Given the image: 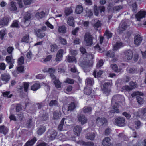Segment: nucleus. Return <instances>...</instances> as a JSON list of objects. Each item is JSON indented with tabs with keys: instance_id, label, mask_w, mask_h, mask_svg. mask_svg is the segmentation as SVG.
<instances>
[{
	"instance_id": "nucleus-30",
	"label": "nucleus",
	"mask_w": 146,
	"mask_h": 146,
	"mask_svg": "<svg viewBox=\"0 0 146 146\" xmlns=\"http://www.w3.org/2000/svg\"><path fill=\"white\" fill-rule=\"evenodd\" d=\"M83 11V8L82 6L80 5H78L76 9V12L78 14L81 13Z\"/></svg>"
},
{
	"instance_id": "nucleus-13",
	"label": "nucleus",
	"mask_w": 146,
	"mask_h": 146,
	"mask_svg": "<svg viewBox=\"0 0 146 146\" xmlns=\"http://www.w3.org/2000/svg\"><path fill=\"white\" fill-rule=\"evenodd\" d=\"M78 118L79 121L80 122L81 124L82 125L86 123L87 121V118L85 115L83 114L78 115Z\"/></svg>"
},
{
	"instance_id": "nucleus-44",
	"label": "nucleus",
	"mask_w": 146,
	"mask_h": 146,
	"mask_svg": "<svg viewBox=\"0 0 146 146\" xmlns=\"http://www.w3.org/2000/svg\"><path fill=\"white\" fill-rule=\"evenodd\" d=\"M24 58L23 56H21L17 60V63L18 65H22L24 63Z\"/></svg>"
},
{
	"instance_id": "nucleus-22",
	"label": "nucleus",
	"mask_w": 146,
	"mask_h": 146,
	"mask_svg": "<svg viewBox=\"0 0 146 146\" xmlns=\"http://www.w3.org/2000/svg\"><path fill=\"white\" fill-rule=\"evenodd\" d=\"M67 28L65 25L59 26L58 27V30L60 33H65L66 32Z\"/></svg>"
},
{
	"instance_id": "nucleus-62",
	"label": "nucleus",
	"mask_w": 146,
	"mask_h": 146,
	"mask_svg": "<svg viewBox=\"0 0 146 146\" xmlns=\"http://www.w3.org/2000/svg\"><path fill=\"white\" fill-rule=\"evenodd\" d=\"M129 84L131 87L132 88V90L136 87L137 84L135 82L131 81L129 82Z\"/></svg>"
},
{
	"instance_id": "nucleus-59",
	"label": "nucleus",
	"mask_w": 146,
	"mask_h": 146,
	"mask_svg": "<svg viewBox=\"0 0 146 146\" xmlns=\"http://www.w3.org/2000/svg\"><path fill=\"white\" fill-rule=\"evenodd\" d=\"M64 82L66 83L72 84L74 83V80L73 79L68 78L66 79Z\"/></svg>"
},
{
	"instance_id": "nucleus-48",
	"label": "nucleus",
	"mask_w": 146,
	"mask_h": 146,
	"mask_svg": "<svg viewBox=\"0 0 146 146\" xmlns=\"http://www.w3.org/2000/svg\"><path fill=\"white\" fill-rule=\"evenodd\" d=\"M10 92L9 91H6L3 92L2 93L3 96L4 97H7L8 98H11L13 96L12 94H11L10 95Z\"/></svg>"
},
{
	"instance_id": "nucleus-42",
	"label": "nucleus",
	"mask_w": 146,
	"mask_h": 146,
	"mask_svg": "<svg viewBox=\"0 0 146 146\" xmlns=\"http://www.w3.org/2000/svg\"><path fill=\"white\" fill-rule=\"evenodd\" d=\"M83 112L85 113H91L92 111V108L90 107H84L83 108Z\"/></svg>"
},
{
	"instance_id": "nucleus-60",
	"label": "nucleus",
	"mask_w": 146,
	"mask_h": 146,
	"mask_svg": "<svg viewBox=\"0 0 146 146\" xmlns=\"http://www.w3.org/2000/svg\"><path fill=\"white\" fill-rule=\"evenodd\" d=\"M112 35V34L109 31H106L104 33V36H106L108 39L111 38Z\"/></svg>"
},
{
	"instance_id": "nucleus-20",
	"label": "nucleus",
	"mask_w": 146,
	"mask_h": 146,
	"mask_svg": "<svg viewBox=\"0 0 146 146\" xmlns=\"http://www.w3.org/2000/svg\"><path fill=\"white\" fill-rule=\"evenodd\" d=\"M41 87L40 84L38 83H34L31 87V89L33 91H36Z\"/></svg>"
},
{
	"instance_id": "nucleus-27",
	"label": "nucleus",
	"mask_w": 146,
	"mask_h": 146,
	"mask_svg": "<svg viewBox=\"0 0 146 146\" xmlns=\"http://www.w3.org/2000/svg\"><path fill=\"white\" fill-rule=\"evenodd\" d=\"M61 113L60 111H56L54 112L53 118L54 119H58L61 116Z\"/></svg>"
},
{
	"instance_id": "nucleus-4",
	"label": "nucleus",
	"mask_w": 146,
	"mask_h": 146,
	"mask_svg": "<svg viewBox=\"0 0 146 146\" xmlns=\"http://www.w3.org/2000/svg\"><path fill=\"white\" fill-rule=\"evenodd\" d=\"M113 50H110L109 51H107L106 54V55L108 57H110L113 58L115 56L114 51H116L120 48L121 47L123 46H113Z\"/></svg>"
},
{
	"instance_id": "nucleus-55",
	"label": "nucleus",
	"mask_w": 146,
	"mask_h": 146,
	"mask_svg": "<svg viewBox=\"0 0 146 146\" xmlns=\"http://www.w3.org/2000/svg\"><path fill=\"white\" fill-rule=\"evenodd\" d=\"M85 11L86 13V15L90 17L92 15L93 13L90 10L88 9H86L85 10Z\"/></svg>"
},
{
	"instance_id": "nucleus-14",
	"label": "nucleus",
	"mask_w": 146,
	"mask_h": 146,
	"mask_svg": "<svg viewBox=\"0 0 146 146\" xmlns=\"http://www.w3.org/2000/svg\"><path fill=\"white\" fill-rule=\"evenodd\" d=\"M124 54L125 56L126 57L128 60H131L133 56V53L131 50H126Z\"/></svg>"
},
{
	"instance_id": "nucleus-47",
	"label": "nucleus",
	"mask_w": 146,
	"mask_h": 146,
	"mask_svg": "<svg viewBox=\"0 0 146 146\" xmlns=\"http://www.w3.org/2000/svg\"><path fill=\"white\" fill-rule=\"evenodd\" d=\"M143 95V93L139 91L134 92L131 94V96L132 97L138 95L142 96Z\"/></svg>"
},
{
	"instance_id": "nucleus-6",
	"label": "nucleus",
	"mask_w": 146,
	"mask_h": 146,
	"mask_svg": "<svg viewBox=\"0 0 146 146\" xmlns=\"http://www.w3.org/2000/svg\"><path fill=\"white\" fill-rule=\"evenodd\" d=\"M125 119L123 117H119L116 118L115 120L116 125L119 127H123L125 125Z\"/></svg>"
},
{
	"instance_id": "nucleus-29",
	"label": "nucleus",
	"mask_w": 146,
	"mask_h": 146,
	"mask_svg": "<svg viewBox=\"0 0 146 146\" xmlns=\"http://www.w3.org/2000/svg\"><path fill=\"white\" fill-rule=\"evenodd\" d=\"M118 105H114L113 106V110H111L110 112L111 113H118L120 112L118 109Z\"/></svg>"
},
{
	"instance_id": "nucleus-19",
	"label": "nucleus",
	"mask_w": 146,
	"mask_h": 146,
	"mask_svg": "<svg viewBox=\"0 0 146 146\" xmlns=\"http://www.w3.org/2000/svg\"><path fill=\"white\" fill-rule=\"evenodd\" d=\"M1 78L2 81L8 82L10 79V76L9 74L4 73L1 76Z\"/></svg>"
},
{
	"instance_id": "nucleus-32",
	"label": "nucleus",
	"mask_w": 146,
	"mask_h": 146,
	"mask_svg": "<svg viewBox=\"0 0 146 146\" xmlns=\"http://www.w3.org/2000/svg\"><path fill=\"white\" fill-rule=\"evenodd\" d=\"M37 36L40 38H42L45 36V34L44 33L41 32L40 30H38L36 32Z\"/></svg>"
},
{
	"instance_id": "nucleus-21",
	"label": "nucleus",
	"mask_w": 146,
	"mask_h": 146,
	"mask_svg": "<svg viewBox=\"0 0 146 146\" xmlns=\"http://www.w3.org/2000/svg\"><path fill=\"white\" fill-rule=\"evenodd\" d=\"M16 3L12 1L10 3V6L9 9L11 11H16L17 9V7H16Z\"/></svg>"
},
{
	"instance_id": "nucleus-63",
	"label": "nucleus",
	"mask_w": 146,
	"mask_h": 146,
	"mask_svg": "<svg viewBox=\"0 0 146 146\" xmlns=\"http://www.w3.org/2000/svg\"><path fill=\"white\" fill-rule=\"evenodd\" d=\"M122 115L125 116L127 120L129 119L131 117V115L129 113H127L126 112H123L122 113Z\"/></svg>"
},
{
	"instance_id": "nucleus-39",
	"label": "nucleus",
	"mask_w": 146,
	"mask_h": 146,
	"mask_svg": "<svg viewBox=\"0 0 146 146\" xmlns=\"http://www.w3.org/2000/svg\"><path fill=\"white\" fill-rule=\"evenodd\" d=\"M138 113L140 116H143L146 113V107H143L139 110Z\"/></svg>"
},
{
	"instance_id": "nucleus-8",
	"label": "nucleus",
	"mask_w": 146,
	"mask_h": 146,
	"mask_svg": "<svg viewBox=\"0 0 146 146\" xmlns=\"http://www.w3.org/2000/svg\"><path fill=\"white\" fill-rule=\"evenodd\" d=\"M64 50L62 49H60L58 51L55 58L56 62L61 61L62 59Z\"/></svg>"
},
{
	"instance_id": "nucleus-36",
	"label": "nucleus",
	"mask_w": 146,
	"mask_h": 146,
	"mask_svg": "<svg viewBox=\"0 0 146 146\" xmlns=\"http://www.w3.org/2000/svg\"><path fill=\"white\" fill-rule=\"evenodd\" d=\"M53 83L57 88H61L62 83L58 79H56L55 80H54Z\"/></svg>"
},
{
	"instance_id": "nucleus-50",
	"label": "nucleus",
	"mask_w": 146,
	"mask_h": 146,
	"mask_svg": "<svg viewBox=\"0 0 146 146\" xmlns=\"http://www.w3.org/2000/svg\"><path fill=\"white\" fill-rule=\"evenodd\" d=\"M129 72L130 73L137 74L138 72V70L137 68L133 67L129 69Z\"/></svg>"
},
{
	"instance_id": "nucleus-61",
	"label": "nucleus",
	"mask_w": 146,
	"mask_h": 146,
	"mask_svg": "<svg viewBox=\"0 0 146 146\" xmlns=\"http://www.w3.org/2000/svg\"><path fill=\"white\" fill-rule=\"evenodd\" d=\"M104 64V62L102 60H99L96 64V67L97 68H100L103 66Z\"/></svg>"
},
{
	"instance_id": "nucleus-2",
	"label": "nucleus",
	"mask_w": 146,
	"mask_h": 146,
	"mask_svg": "<svg viewBox=\"0 0 146 146\" xmlns=\"http://www.w3.org/2000/svg\"><path fill=\"white\" fill-rule=\"evenodd\" d=\"M112 85V84L111 82H105L101 85V90L106 96H108L110 95Z\"/></svg>"
},
{
	"instance_id": "nucleus-49",
	"label": "nucleus",
	"mask_w": 146,
	"mask_h": 146,
	"mask_svg": "<svg viewBox=\"0 0 146 146\" xmlns=\"http://www.w3.org/2000/svg\"><path fill=\"white\" fill-rule=\"evenodd\" d=\"M137 101L138 103L140 105L144 103V99L141 97L137 96L136 97Z\"/></svg>"
},
{
	"instance_id": "nucleus-43",
	"label": "nucleus",
	"mask_w": 146,
	"mask_h": 146,
	"mask_svg": "<svg viewBox=\"0 0 146 146\" xmlns=\"http://www.w3.org/2000/svg\"><path fill=\"white\" fill-rule=\"evenodd\" d=\"M45 15V13L43 11L40 13L37 12L35 15V17L38 19L42 18L44 17Z\"/></svg>"
},
{
	"instance_id": "nucleus-11",
	"label": "nucleus",
	"mask_w": 146,
	"mask_h": 146,
	"mask_svg": "<svg viewBox=\"0 0 146 146\" xmlns=\"http://www.w3.org/2000/svg\"><path fill=\"white\" fill-rule=\"evenodd\" d=\"M134 44L135 45H140L141 43L143 38L139 35H136L134 37Z\"/></svg>"
},
{
	"instance_id": "nucleus-33",
	"label": "nucleus",
	"mask_w": 146,
	"mask_h": 146,
	"mask_svg": "<svg viewBox=\"0 0 146 146\" xmlns=\"http://www.w3.org/2000/svg\"><path fill=\"white\" fill-rule=\"evenodd\" d=\"M84 93L87 95H90L92 92V89L91 87H86L84 89Z\"/></svg>"
},
{
	"instance_id": "nucleus-25",
	"label": "nucleus",
	"mask_w": 146,
	"mask_h": 146,
	"mask_svg": "<svg viewBox=\"0 0 146 146\" xmlns=\"http://www.w3.org/2000/svg\"><path fill=\"white\" fill-rule=\"evenodd\" d=\"M9 21V19L8 18L4 17L0 20V25H5L8 24Z\"/></svg>"
},
{
	"instance_id": "nucleus-7",
	"label": "nucleus",
	"mask_w": 146,
	"mask_h": 146,
	"mask_svg": "<svg viewBox=\"0 0 146 146\" xmlns=\"http://www.w3.org/2000/svg\"><path fill=\"white\" fill-rule=\"evenodd\" d=\"M128 25L126 22L124 21L122 22V24H121L119 26L118 29V31L119 34L123 33L126 29L128 27Z\"/></svg>"
},
{
	"instance_id": "nucleus-53",
	"label": "nucleus",
	"mask_w": 146,
	"mask_h": 146,
	"mask_svg": "<svg viewBox=\"0 0 146 146\" xmlns=\"http://www.w3.org/2000/svg\"><path fill=\"white\" fill-rule=\"evenodd\" d=\"M94 48L95 49L97 50L100 53L103 52L105 51L104 48H101L100 46H94Z\"/></svg>"
},
{
	"instance_id": "nucleus-64",
	"label": "nucleus",
	"mask_w": 146,
	"mask_h": 146,
	"mask_svg": "<svg viewBox=\"0 0 146 146\" xmlns=\"http://www.w3.org/2000/svg\"><path fill=\"white\" fill-rule=\"evenodd\" d=\"M11 26L14 27H19L18 21L17 20H15L13 21Z\"/></svg>"
},
{
	"instance_id": "nucleus-35",
	"label": "nucleus",
	"mask_w": 146,
	"mask_h": 146,
	"mask_svg": "<svg viewBox=\"0 0 146 146\" xmlns=\"http://www.w3.org/2000/svg\"><path fill=\"white\" fill-rule=\"evenodd\" d=\"M76 108V104L74 102H72L69 104V106L68 108V111H71L74 110Z\"/></svg>"
},
{
	"instance_id": "nucleus-23",
	"label": "nucleus",
	"mask_w": 146,
	"mask_h": 146,
	"mask_svg": "<svg viewBox=\"0 0 146 146\" xmlns=\"http://www.w3.org/2000/svg\"><path fill=\"white\" fill-rule=\"evenodd\" d=\"M46 129L45 127L43 126H41L37 131V134L39 135H41L44 133Z\"/></svg>"
},
{
	"instance_id": "nucleus-56",
	"label": "nucleus",
	"mask_w": 146,
	"mask_h": 146,
	"mask_svg": "<svg viewBox=\"0 0 146 146\" xmlns=\"http://www.w3.org/2000/svg\"><path fill=\"white\" fill-rule=\"evenodd\" d=\"M49 117L47 113L43 114L41 117V119L42 121H45L48 119Z\"/></svg>"
},
{
	"instance_id": "nucleus-17",
	"label": "nucleus",
	"mask_w": 146,
	"mask_h": 146,
	"mask_svg": "<svg viewBox=\"0 0 146 146\" xmlns=\"http://www.w3.org/2000/svg\"><path fill=\"white\" fill-rule=\"evenodd\" d=\"M82 130V127L80 126L77 125L74 128V133L77 136H79Z\"/></svg>"
},
{
	"instance_id": "nucleus-28",
	"label": "nucleus",
	"mask_w": 146,
	"mask_h": 146,
	"mask_svg": "<svg viewBox=\"0 0 146 146\" xmlns=\"http://www.w3.org/2000/svg\"><path fill=\"white\" fill-rule=\"evenodd\" d=\"M103 73V72L102 71L99 70L97 73L96 71L95 70L93 71V75L94 77L95 78H99L100 77Z\"/></svg>"
},
{
	"instance_id": "nucleus-31",
	"label": "nucleus",
	"mask_w": 146,
	"mask_h": 146,
	"mask_svg": "<svg viewBox=\"0 0 146 146\" xmlns=\"http://www.w3.org/2000/svg\"><path fill=\"white\" fill-rule=\"evenodd\" d=\"M8 129L4 126H0V133L6 135L8 133Z\"/></svg>"
},
{
	"instance_id": "nucleus-46",
	"label": "nucleus",
	"mask_w": 146,
	"mask_h": 146,
	"mask_svg": "<svg viewBox=\"0 0 146 146\" xmlns=\"http://www.w3.org/2000/svg\"><path fill=\"white\" fill-rule=\"evenodd\" d=\"M6 61L7 63L8 64L14 62V60L12 58V56H7L6 59Z\"/></svg>"
},
{
	"instance_id": "nucleus-12",
	"label": "nucleus",
	"mask_w": 146,
	"mask_h": 146,
	"mask_svg": "<svg viewBox=\"0 0 146 146\" xmlns=\"http://www.w3.org/2000/svg\"><path fill=\"white\" fill-rule=\"evenodd\" d=\"M65 61L66 62L70 63L74 62L75 63L77 62L76 58L74 56H70L69 55H67L66 57Z\"/></svg>"
},
{
	"instance_id": "nucleus-58",
	"label": "nucleus",
	"mask_w": 146,
	"mask_h": 146,
	"mask_svg": "<svg viewBox=\"0 0 146 146\" xmlns=\"http://www.w3.org/2000/svg\"><path fill=\"white\" fill-rule=\"evenodd\" d=\"M52 58V55H49L47 56L46 58H43V61L44 62L50 61Z\"/></svg>"
},
{
	"instance_id": "nucleus-16",
	"label": "nucleus",
	"mask_w": 146,
	"mask_h": 146,
	"mask_svg": "<svg viewBox=\"0 0 146 146\" xmlns=\"http://www.w3.org/2000/svg\"><path fill=\"white\" fill-rule=\"evenodd\" d=\"M110 141L111 139L109 137H106L103 140L102 144L104 146H110L111 144Z\"/></svg>"
},
{
	"instance_id": "nucleus-18",
	"label": "nucleus",
	"mask_w": 146,
	"mask_h": 146,
	"mask_svg": "<svg viewBox=\"0 0 146 146\" xmlns=\"http://www.w3.org/2000/svg\"><path fill=\"white\" fill-rule=\"evenodd\" d=\"M31 18V15L30 13H25L24 17V23L25 24L29 23Z\"/></svg>"
},
{
	"instance_id": "nucleus-24",
	"label": "nucleus",
	"mask_w": 146,
	"mask_h": 146,
	"mask_svg": "<svg viewBox=\"0 0 146 146\" xmlns=\"http://www.w3.org/2000/svg\"><path fill=\"white\" fill-rule=\"evenodd\" d=\"M132 33V31H129L126 32L125 34L124 40L128 42L129 41V38Z\"/></svg>"
},
{
	"instance_id": "nucleus-15",
	"label": "nucleus",
	"mask_w": 146,
	"mask_h": 146,
	"mask_svg": "<svg viewBox=\"0 0 146 146\" xmlns=\"http://www.w3.org/2000/svg\"><path fill=\"white\" fill-rule=\"evenodd\" d=\"M37 141L36 138L34 137L31 140L28 141L25 143V146H32Z\"/></svg>"
},
{
	"instance_id": "nucleus-40",
	"label": "nucleus",
	"mask_w": 146,
	"mask_h": 146,
	"mask_svg": "<svg viewBox=\"0 0 146 146\" xmlns=\"http://www.w3.org/2000/svg\"><path fill=\"white\" fill-rule=\"evenodd\" d=\"M86 83L87 85L90 86H92L94 84V80L93 78H89L86 79Z\"/></svg>"
},
{
	"instance_id": "nucleus-38",
	"label": "nucleus",
	"mask_w": 146,
	"mask_h": 146,
	"mask_svg": "<svg viewBox=\"0 0 146 146\" xmlns=\"http://www.w3.org/2000/svg\"><path fill=\"white\" fill-rule=\"evenodd\" d=\"M95 134L94 133H89L87 134L86 138L88 139L93 140L95 137Z\"/></svg>"
},
{
	"instance_id": "nucleus-41",
	"label": "nucleus",
	"mask_w": 146,
	"mask_h": 146,
	"mask_svg": "<svg viewBox=\"0 0 146 146\" xmlns=\"http://www.w3.org/2000/svg\"><path fill=\"white\" fill-rule=\"evenodd\" d=\"M81 144L83 146H94V143L92 142H85L84 141H82Z\"/></svg>"
},
{
	"instance_id": "nucleus-26",
	"label": "nucleus",
	"mask_w": 146,
	"mask_h": 146,
	"mask_svg": "<svg viewBox=\"0 0 146 146\" xmlns=\"http://www.w3.org/2000/svg\"><path fill=\"white\" fill-rule=\"evenodd\" d=\"M111 66L112 69L116 72H120L122 70V69L118 68V66L116 64H111Z\"/></svg>"
},
{
	"instance_id": "nucleus-9",
	"label": "nucleus",
	"mask_w": 146,
	"mask_h": 146,
	"mask_svg": "<svg viewBox=\"0 0 146 146\" xmlns=\"http://www.w3.org/2000/svg\"><path fill=\"white\" fill-rule=\"evenodd\" d=\"M146 14V12L145 11L141 10L135 15V16L137 21H141V19L144 18Z\"/></svg>"
},
{
	"instance_id": "nucleus-3",
	"label": "nucleus",
	"mask_w": 146,
	"mask_h": 146,
	"mask_svg": "<svg viewBox=\"0 0 146 146\" xmlns=\"http://www.w3.org/2000/svg\"><path fill=\"white\" fill-rule=\"evenodd\" d=\"M96 122L97 125L99 126H106L108 124L107 119L104 117H97L96 119Z\"/></svg>"
},
{
	"instance_id": "nucleus-51",
	"label": "nucleus",
	"mask_w": 146,
	"mask_h": 146,
	"mask_svg": "<svg viewBox=\"0 0 146 146\" xmlns=\"http://www.w3.org/2000/svg\"><path fill=\"white\" fill-rule=\"evenodd\" d=\"M29 41V38L28 35H26L23 37L22 40V42L28 43Z\"/></svg>"
},
{
	"instance_id": "nucleus-57",
	"label": "nucleus",
	"mask_w": 146,
	"mask_h": 146,
	"mask_svg": "<svg viewBox=\"0 0 146 146\" xmlns=\"http://www.w3.org/2000/svg\"><path fill=\"white\" fill-rule=\"evenodd\" d=\"M58 102L56 100H51L49 103V106L51 107L57 105Z\"/></svg>"
},
{
	"instance_id": "nucleus-45",
	"label": "nucleus",
	"mask_w": 146,
	"mask_h": 146,
	"mask_svg": "<svg viewBox=\"0 0 146 146\" xmlns=\"http://www.w3.org/2000/svg\"><path fill=\"white\" fill-rule=\"evenodd\" d=\"M96 23L93 25V26L94 28H98L101 26V23L100 21L98 20L97 19L94 20Z\"/></svg>"
},
{
	"instance_id": "nucleus-1",
	"label": "nucleus",
	"mask_w": 146,
	"mask_h": 146,
	"mask_svg": "<svg viewBox=\"0 0 146 146\" xmlns=\"http://www.w3.org/2000/svg\"><path fill=\"white\" fill-rule=\"evenodd\" d=\"M80 51L82 54L81 58L80 59L79 62V65L84 68L92 67L93 62L92 60H90L88 57L89 54L86 52V49L82 46L80 48Z\"/></svg>"
},
{
	"instance_id": "nucleus-52",
	"label": "nucleus",
	"mask_w": 146,
	"mask_h": 146,
	"mask_svg": "<svg viewBox=\"0 0 146 146\" xmlns=\"http://www.w3.org/2000/svg\"><path fill=\"white\" fill-rule=\"evenodd\" d=\"M123 8V7L121 5L115 6L113 8V12L118 11Z\"/></svg>"
},
{
	"instance_id": "nucleus-10",
	"label": "nucleus",
	"mask_w": 146,
	"mask_h": 146,
	"mask_svg": "<svg viewBox=\"0 0 146 146\" xmlns=\"http://www.w3.org/2000/svg\"><path fill=\"white\" fill-rule=\"evenodd\" d=\"M47 133L48 137L51 140L54 139L57 135L56 131L53 129L49 130Z\"/></svg>"
},
{
	"instance_id": "nucleus-34",
	"label": "nucleus",
	"mask_w": 146,
	"mask_h": 146,
	"mask_svg": "<svg viewBox=\"0 0 146 146\" xmlns=\"http://www.w3.org/2000/svg\"><path fill=\"white\" fill-rule=\"evenodd\" d=\"M67 23L69 25L73 26L74 25V21L73 17L72 16L70 17L67 20Z\"/></svg>"
},
{
	"instance_id": "nucleus-5",
	"label": "nucleus",
	"mask_w": 146,
	"mask_h": 146,
	"mask_svg": "<svg viewBox=\"0 0 146 146\" xmlns=\"http://www.w3.org/2000/svg\"><path fill=\"white\" fill-rule=\"evenodd\" d=\"M93 37L89 33H85L84 36V40L88 44L91 45L93 44Z\"/></svg>"
},
{
	"instance_id": "nucleus-54",
	"label": "nucleus",
	"mask_w": 146,
	"mask_h": 146,
	"mask_svg": "<svg viewBox=\"0 0 146 146\" xmlns=\"http://www.w3.org/2000/svg\"><path fill=\"white\" fill-rule=\"evenodd\" d=\"M32 54L31 51H29L28 52L26 55V56L27 58V61L29 62L31 60Z\"/></svg>"
},
{
	"instance_id": "nucleus-37",
	"label": "nucleus",
	"mask_w": 146,
	"mask_h": 146,
	"mask_svg": "<svg viewBox=\"0 0 146 146\" xmlns=\"http://www.w3.org/2000/svg\"><path fill=\"white\" fill-rule=\"evenodd\" d=\"M29 83L28 82H23L22 83L24 90L25 92L28 91Z\"/></svg>"
}]
</instances>
